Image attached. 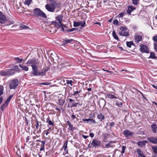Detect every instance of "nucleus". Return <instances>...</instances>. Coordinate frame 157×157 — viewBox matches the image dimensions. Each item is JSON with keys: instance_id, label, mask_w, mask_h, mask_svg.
<instances>
[{"instance_id": "obj_40", "label": "nucleus", "mask_w": 157, "mask_h": 157, "mask_svg": "<svg viewBox=\"0 0 157 157\" xmlns=\"http://www.w3.org/2000/svg\"><path fill=\"white\" fill-rule=\"evenodd\" d=\"M69 128H70V129L72 131H73L74 129H75V128L73 127V125L72 124H71L69 126Z\"/></svg>"}, {"instance_id": "obj_53", "label": "nucleus", "mask_w": 157, "mask_h": 157, "mask_svg": "<svg viewBox=\"0 0 157 157\" xmlns=\"http://www.w3.org/2000/svg\"><path fill=\"white\" fill-rule=\"evenodd\" d=\"M115 124L114 122H112L110 123V126L111 127L113 126Z\"/></svg>"}, {"instance_id": "obj_26", "label": "nucleus", "mask_w": 157, "mask_h": 157, "mask_svg": "<svg viewBox=\"0 0 157 157\" xmlns=\"http://www.w3.org/2000/svg\"><path fill=\"white\" fill-rule=\"evenodd\" d=\"M32 1V0H26L25 1L24 4L25 5L29 6L31 4Z\"/></svg>"}, {"instance_id": "obj_57", "label": "nucleus", "mask_w": 157, "mask_h": 157, "mask_svg": "<svg viewBox=\"0 0 157 157\" xmlns=\"http://www.w3.org/2000/svg\"><path fill=\"white\" fill-rule=\"evenodd\" d=\"M39 125V124L38 123V122L37 121H36V129L37 130L38 129Z\"/></svg>"}, {"instance_id": "obj_12", "label": "nucleus", "mask_w": 157, "mask_h": 157, "mask_svg": "<svg viewBox=\"0 0 157 157\" xmlns=\"http://www.w3.org/2000/svg\"><path fill=\"white\" fill-rule=\"evenodd\" d=\"M101 142L96 140H93L91 145L93 147H96L100 146L101 144Z\"/></svg>"}, {"instance_id": "obj_19", "label": "nucleus", "mask_w": 157, "mask_h": 157, "mask_svg": "<svg viewBox=\"0 0 157 157\" xmlns=\"http://www.w3.org/2000/svg\"><path fill=\"white\" fill-rule=\"evenodd\" d=\"M147 142V141H145V140H142L141 141H139L137 143V144L141 147H143L145 145L146 143Z\"/></svg>"}, {"instance_id": "obj_2", "label": "nucleus", "mask_w": 157, "mask_h": 157, "mask_svg": "<svg viewBox=\"0 0 157 157\" xmlns=\"http://www.w3.org/2000/svg\"><path fill=\"white\" fill-rule=\"evenodd\" d=\"M56 6V3L55 2H53L49 4H47L45 6V8L48 11L53 12L55 11Z\"/></svg>"}, {"instance_id": "obj_49", "label": "nucleus", "mask_w": 157, "mask_h": 157, "mask_svg": "<svg viewBox=\"0 0 157 157\" xmlns=\"http://www.w3.org/2000/svg\"><path fill=\"white\" fill-rule=\"evenodd\" d=\"M153 40L154 41L157 43V36H155L153 37Z\"/></svg>"}, {"instance_id": "obj_30", "label": "nucleus", "mask_w": 157, "mask_h": 157, "mask_svg": "<svg viewBox=\"0 0 157 157\" xmlns=\"http://www.w3.org/2000/svg\"><path fill=\"white\" fill-rule=\"evenodd\" d=\"M137 152L138 153V156H141L142 155H144L143 152L139 149H137Z\"/></svg>"}, {"instance_id": "obj_1", "label": "nucleus", "mask_w": 157, "mask_h": 157, "mask_svg": "<svg viewBox=\"0 0 157 157\" xmlns=\"http://www.w3.org/2000/svg\"><path fill=\"white\" fill-rule=\"evenodd\" d=\"M26 64L30 65L32 68V71L31 74L34 76H44L45 75L46 72L44 70H42L41 72H38V67L39 63L37 60L35 59H29L26 63Z\"/></svg>"}, {"instance_id": "obj_6", "label": "nucleus", "mask_w": 157, "mask_h": 157, "mask_svg": "<svg viewBox=\"0 0 157 157\" xmlns=\"http://www.w3.org/2000/svg\"><path fill=\"white\" fill-rule=\"evenodd\" d=\"M14 72L13 70H10L7 71H0V75L2 76L6 75H12L14 74Z\"/></svg>"}, {"instance_id": "obj_41", "label": "nucleus", "mask_w": 157, "mask_h": 157, "mask_svg": "<svg viewBox=\"0 0 157 157\" xmlns=\"http://www.w3.org/2000/svg\"><path fill=\"white\" fill-rule=\"evenodd\" d=\"M89 122L90 123V124L96 123L95 120L94 119H90Z\"/></svg>"}, {"instance_id": "obj_20", "label": "nucleus", "mask_w": 157, "mask_h": 157, "mask_svg": "<svg viewBox=\"0 0 157 157\" xmlns=\"http://www.w3.org/2000/svg\"><path fill=\"white\" fill-rule=\"evenodd\" d=\"M152 131L154 133H156L157 130V126L155 123H153L151 125Z\"/></svg>"}, {"instance_id": "obj_46", "label": "nucleus", "mask_w": 157, "mask_h": 157, "mask_svg": "<svg viewBox=\"0 0 157 157\" xmlns=\"http://www.w3.org/2000/svg\"><path fill=\"white\" fill-rule=\"evenodd\" d=\"M138 0H132V3L134 5H137L138 3Z\"/></svg>"}, {"instance_id": "obj_21", "label": "nucleus", "mask_w": 157, "mask_h": 157, "mask_svg": "<svg viewBox=\"0 0 157 157\" xmlns=\"http://www.w3.org/2000/svg\"><path fill=\"white\" fill-rule=\"evenodd\" d=\"M52 24L54 25L55 27L59 29L61 25H60V24H59L58 22L55 21H52Z\"/></svg>"}, {"instance_id": "obj_18", "label": "nucleus", "mask_w": 157, "mask_h": 157, "mask_svg": "<svg viewBox=\"0 0 157 157\" xmlns=\"http://www.w3.org/2000/svg\"><path fill=\"white\" fill-rule=\"evenodd\" d=\"M133 133L130 132L128 130H124V134L126 136H128L132 135Z\"/></svg>"}, {"instance_id": "obj_9", "label": "nucleus", "mask_w": 157, "mask_h": 157, "mask_svg": "<svg viewBox=\"0 0 157 157\" xmlns=\"http://www.w3.org/2000/svg\"><path fill=\"white\" fill-rule=\"evenodd\" d=\"M142 36L138 34H136L134 36L135 42L136 44H138L142 40Z\"/></svg>"}, {"instance_id": "obj_22", "label": "nucleus", "mask_w": 157, "mask_h": 157, "mask_svg": "<svg viewBox=\"0 0 157 157\" xmlns=\"http://www.w3.org/2000/svg\"><path fill=\"white\" fill-rule=\"evenodd\" d=\"M19 66L23 70H24L25 71H27L29 70V69L28 67L25 65H22L20 64Z\"/></svg>"}, {"instance_id": "obj_36", "label": "nucleus", "mask_w": 157, "mask_h": 157, "mask_svg": "<svg viewBox=\"0 0 157 157\" xmlns=\"http://www.w3.org/2000/svg\"><path fill=\"white\" fill-rule=\"evenodd\" d=\"M116 105L119 107H121L122 106V103L121 102L117 101L116 102Z\"/></svg>"}, {"instance_id": "obj_28", "label": "nucleus", "mask_w": 157, "mask_h": 157, "mask_svg": "<svg viewBox=\"0 0 157 157\" xmlns=\"http://www.w3.org/2000/svg\"><path fill=\"white\" fill-rule=\"evenodd\" d=\"M67 141H65L62 147V148H63L64 149L65 151L66 149L67 148Z\"/></svg>"}, {"instance_id": "obj_27", "label": "nucleus", "mask_w": 157, "mask_h": 157, "mask_svg": "<svg viewBox=\"0 0 157 157\" xmlns=\"http://www.w3.org/2000/svg\"><path fill=\"white\" fill-rule=\"evenodd\" d=\"M73 40V39L64 40H63V42L64 44H66L68 43H70Z\"/></svg>"}, {"instance_id": "obj_48", "label": "nucleus", "mask_w": 157, "mask_h": 157, "mask_svg": "<svg viewBox=\"0 0 157 157\" xmlns=\"http://www.w3.org/2000/svg\"><path fill=\"white\" fill-rule=\"evenodd\" d=\"M154 46L155 51L157 52V44L156 43H155L154 44Z\"/></svg>"}, {"instance_id": "obj_34", "label": "nucleus", "mask_w": 157, "mask_h": 157, "mask_svg": "<svg viewBox=\"0 0 157 157\" xmlns=\"http://www.w3.org/2000/svg\"><path fill=\"white\" fill-rule=\"evenodd\" d=\"M150 57L152 59H155L156 58L155 53L153 52H151Z\"/></svg>"}, {"instance_id": "obj_60", "label": "nucleus", "mask_w": 157, "mask_h": 157, "mask_svg": "<svg viewBox=\"0 0 157 157\" xmlns=\"http://www.w3.org/2000/svg\"><path fill=\"white\" fill-rule=\"evenodd\" d=\"M30 138L29 136H28L26 138V142H27L29 141Z\"/></svg>"}, {"instance_id": "obj_24", "label": "nucleus", "mask_w": 157, "mask_h": 157, "mask_svg": "<svg viewBox=\"0 0 157 157\" xmlns=\"http://www.w3.org/2000/svg\"><path fill=\"white\" fill-rule=\"evenodd\" d=\"M97 118L101 121L104 119L105 117L102 115L101 113H100L98 115Z\"/></svg>"}, {"instance_id": "obj_51", "label": "nucleus", "mask_w": 157, "mask_h": 157, "mask_svg": "<svg viewBox=\"0 0 157 157\" xmlns=\"http://www.w3.org/2000/svg\"><path fill=\"white\" fill-rule=\"evenodd\" d=\"M76 29V28H73L70 29H67V30L68 32H72L75 31Z\"/></svg>"}, {"instance_id": "obj_4", "label": "nucleus", "mask_w": 157, "mask_h": 157, "mask_svg": "<svg viewBox=\"0 0 157 157\" xmlns=\"http://www.w3.org/2000/svg\"><path fill=\"white\" fill-rule=\"evenodd\" d=\"M119 33L121 36H127L129 35L128 30L125 26H121Z\"/></svg>"}, {"instance_id": "obj_31", "label": "nucleus", "mask_w": 157, "mask_h": 157, "mask_svg": "<svg viewBox=\"0 0 157 157\" xmlns=\"http://www.w3.org/2000/svg\"><path fill=\"white\" fill-rule=\"evenodd\" d=\"M126 44L128 47L131 48V46L133 45V41L127 42Z\"/></svg>"}, {"instance_id": "obj_50", "label": "nucleus", "mask_w": 157, "mask_h": 157, "mask_svg": "<svg viewBox=\"0 0 157 157\" xmlns=\"http://www.w3.org/2000/svg\"><path fill=\"white\" fill-rule=\"evenodd\" d=\"M69 102L71 103V104L72 103H76V102L74 101V100L71 98H70L69 99Z\"/></svg>"}, {"instance_id": "obj_8", "label": "nucleus", "mask_w": 157, "mask_h": 157, "mask_svg": "<svg viewBox=\"0 0 157 157\" xmlns=\"http://www.w3.org/2000/svg\"><path fill=\"white\" fill-rule=\"evenodd\" d=\"M13 95H11L9 97H8L6 100L5 101V103L3 105H2V107H1V109L2 110H3L4 108H6L10 100L13 98Z\"/></svg>"}, {"instance_id": "obj_56", "label": "nucleus", "mask_w": 157, "mask_h": 157, "mask_svg": "<svg viewBox=\"0 0 157 157\" xmlns=\"http://www.w3.org/2000/svg\"><path fill=\"white\" fill-rule=\"evenodd\" d=\"M49 67H47L44 68V70L45 72L47 71L48 69H49Z\"/></svg>"}, {"instance_id": "obj_39", "label": "nucleus", "mask_w": 157, "mask_h": 157, "mask_svg": "<svg viewBox=\"0 0 157 157\" xmlns=\"http://www.w3.org/2000/svg\"><path fill=\"white\" fill-rule=\"evenodd\" d=\"M12 70H13H13H14L16 71H19V69L18 67V66H16L13 67V68Z\"/></svg>"}, {"instance_id": "obj_25", "label": "nucleus", "mask_w": 157, "mask_h": 157, "mask_svg": "<svg viewBox=\"0 0 157 157\" xmlns=\"http://www.w3.org/2000/svg\"><path fill=\"white\" fill-rule=\"evenodd\" d=\"M107 95L108 97L110 99H116L117 98V97L115 96L113 94H107Z\"/></svg>"}, {"instance_id": "obj_44", "label": "nucleus", "mask_w": 157, "mask_h": 157, "mask_svg": "<svg viewBox=\"0 0 157 157\" xmlns=\"http://www.w3.org/2000/svg\"><path fill=\"white\" fill-rule=\"evenodd\" d=\"M152 149L153 150L154 152L155 153L157 154V147H152Z\"/></svg>"}, {"instance_id": "obj_23", "label": "nucleus", "mask_w": 157, "mask_h": 157, "mask_svg": "<svg viewBox=\"0 0 157 157\" xmlns=\"http://www.w3.org/2000/svg\"><path fill=\"white\" fill-rule=\"evenodd\" d=\"M46 122L48 123V126L49 125H52L54 126L53 123L50 120L49 117H48L46 119Z\"/></svg>"}, {"instance_id": "obj_42", "label": "nucleus", "mask_w": 157, "mask_h": 157, "mask_svg": "<svg viewBox=\"0 0 157 157\" xmlns=\"http://www.w3.org/2000/svg\"><path fill=\"white\" fill-rule=\"evenodd\" d=\"M40 84L42 85H48L51 84V82H42L40 83Z\"/></svg>"}, {"instance_id": "obj_47", "label": "nucleus", "mask_w": 157, "mask_h": 157, "mask_svg": "<svg viewBox=\"0 0 157 157\" xmlns=\"http://www.w3.org/2000/svg\"><path fill=\"white\" fill-rule=\"evenodd\" d=\"M126 149V147L125 146H123L122 148L121 153H124V152L125 150Z\"/></svg>"}, {"instance_id": "obj_54", "label": "nucleus", "mask_w": 157, "mask_h": 157, "mask_svg": "<svg viewBox=\"0 0 157 157\" xmlns=\"http://www.w3.org/2000/svg\"><path fill=\"white\" fill-rule=\"evenodd\" d=\"M51 129V128L50 127H49L48 129L47 130V132L46 133V135H48L49 133V131Z\"/></svg>"}, {"instance_id": "obj_3", "label": "nucleus", "mask_w": 157, "mask_h": 157, "mask_svg": "<svg viewBox=\"0 0 157 157\" xmlns=\"http://www.w3.org/2000/svg\"><path fill=\"white\" fill-rule=\"evenodd\" d=\"M33 12L35 16L36 17L40 16L44 18L47 17V16L39 8H36L34 9L33 10Z\"/></svg>"}, {"instance_id": "obj_7", "label": "nucleus", "mask_w": 157, "mask_h": 157, "mask_svg": "<svg viewBox=\"0 0 157 157\" xmlns=\"http://www.w3.org/2000/svg\"><path fill=\"white\" fill-rule=\"evenodd\" d=\"M140 50L141 52L148 53L149 52V50L147 47L145 45L142 44L140 45Z\"/></svg>"}, {"instance_id": "obj_52", "label": "nucleus", "mask_w": 157, "mask_h": 157, "mask_svg": "<svg viewBox=\"0 0 157 157\" xmlns=\"http://www.w3.org/2000/svg\"><path fill=\"white\" fill-rule=\"evenodd\" d=\"M80 91H77L74 92V94H72L73 95H75L76 94H78L80 93Z\"/></svg>"}, {"instance_id": "obj_15", "label": "nucleus", "mask_w": 157, "mask_h": 157, "mask_svg": "<svg viewBox=\"0 0 157 157\" xmlns=\"http://www.w3.org/2000/svg\"><path fill=\"white\" fill-rule=\"evenodd\" d=\"M65 102L64 98H59L58 99L57 103L61 106H63Z\"/></svg>"}, {"instance_id": "obj_5", "label": "nucleus", "mask_w": 157, "mask_h": 157, "mask_svg": "<svg viewBox=\"0 0 157 157\" xmlns=\"http://www.w3.org/2000/svg\"><path fill=\"white\" fill-rule=\"evenodd\" d=\"M18 81L17 79L11 80L10 83L9 87L11 89H15L18 85Z\"/></svg>"}, {"instance_id": "obj_11", "label": "nucleus", "mask_w": 157, "mask_h": 157, "mask_svg": "<svg viewBox=\"0 0 157 157\" xmlns=\"http://www.w3.org/2000/svg\"><path fill=\"white\" fill-rule=\"evenodd\" d=\"M85 22L84 21L82 22V21L79 22L74 21V26L75 27H78L79 26L81 25L82 27H83L85 26Z\"/></svg>"}, {"instance_id": "obj_32", "label": "nucleus", "mask_w": 157, "mask_h": 157, "mask_svg": "<svg viewBox=\"0 0 157 157\" xmlns=\"http://www.w3.org/2000/svg\"><path fill=\"white\" fill-rule=\"evenodd\" d=\"M112 35L113 37L115 39L118 40V37L117 36V35L116 34L115 32L114 31H113L112 33Z\"/></svg>"}, {"instance_id": "obj_33", "label": "nucleus", "mask_w": 157, "mask_h": 157, "mask_svg": "<svg viewBox=\"0 0 157 157\" xmlns=\"http://www.w3.org/2000/svg\"><path fill=\"white\" fill-rule=\"evenodd\" d=\"M3 86L2 85H0V96L3 94Z\"/></svg>"}, {"instance_id": "obj_59", "label": "nucleus", "mask_w": 157, "mask_h": 157, "mask_svg": "<svg viewBox=\"0 0 157 157\" xmlns=\"http://www.w3.org/2000/svg\"><path fill=\"white\" fill-rule=\"evenodd\" d=\"M44 146H43V147H41L40 149V151L44 150Z\"/></svg>"}, {"instance_id": "obj_17", "label": "nucleus", "mask_w": 157, "mask_h": 157, "mask_svg": "<svg viewBox=\"0 0 157 157\" xmlns=\"http://www.w3.org/2000/svg\"><path fill=\"white\" fill-rule=\"evenodd\" d=\"M136 8L132 6H129L128 7L127 12L128 14H130L131 12L135 10Z\"/></svg>"}, {"instance_id": "obj_62", "label": "nucleus", "mask_w": 157, "mask_h": 157, "mask_svg": "<svg viewBox=\"0 0 157 157\" xmlns=\"http://www.w3.org/2000/svg\"><path fill=\"white\" fill-rule=\"evenodd\" d=\"M29 144L30 145V146H32L33 145V142L32 141H30L29 143Z\"/></svg>"}, {"instance_id": "obj_38", "label": "nucleus", "mask_w": 157, "mask_h": 157, "mask_svg": "<svg viewBox=\"0 0 157 157\" xmlns=\"http://www.w3.org/2000/svg\"><path fill=\"white\" fill-rule=\"evenodd\" d=\"M113 23L114 25H119V22L117 20V19H115L113 20Z\"/></svg>"}, {"instance_id": "obj_29", "label": "nucleus", "mask_w": 157, "mask_h": 157, "mask_svg": "<svg viewBox=\"0 0 157 157\" xmlns=\"http://www.w3.org/2000/svg\"><path fill=\"white\" fill-rule=\"evenodd\" d=\"M20 29H29V28L28 27L25 26L23 25H21L20 26Z\"/></svg>"}, {"instance_id": "obj_45", "label": "nucleus", "mask_w": 157, "mask_h": 157, "mask_svg": "<svg viewBox=\"0 0 157 157\" xmlns=\"http://www.w3.org/2000/svg\"><path fill=\"white\" fill-rule=\"evenodd\" d=\"M124 13H121L118 14V17H122L124 16Z\"/></svg>"}, {"instance_id": "obj_13", "label": "nucleus", "mask_w": 157, "mask_h": 157, "mask_svg": "<svg viewBox=\"0 0 157 157\" xmlns=\"http://www.w3.org/2000/svg\"><path fill=\"white\" fill-rule=\"evenodd\" d=\"M56 19L59 22V23L62 26H64V25H63L61 23V22L63 20V16L62 15H58L57 17H56Z\"/></svg>"}, {"instance_id": "obj_35", "label": "nucleus", "mask_w": 157, "mask_h": 157, "mask_svg": "<svg viewBox=\"0 0 157 157\" xmlns=\"http://www.w3.org/2000/svg\"><path fill=\"white\" fill-rule=\"evenodd\" d=\"M14 59L17 61V63H21L22 59L19 58L18 57H16L14 58Z\"/></svg>"}, {"instance_id": "obj_14", "label": "nucleus", "mask_w": 157, "mask_h": 157, "mask_svg": "<svg viewBox=\"0 0 157 157\" xmlns=\"http://www.w3.org/2000/svg\"><path fill=\"white\" fill-rule=\"evenodd\" d=\"M148 140L150 142L154 144L157 143V138L154 137H151L148 138Z\"/></svg>"}, {"instance_id": "obj_10", "label": "nucleus", "mask_w": 157, "mask_h": 157, "mask_svg": "<svg viewBox=\"0 0 157 157\" xmlns=\"http://www.w3.org/2000/svg\"><path fill=\"white\" fill-rule=\"evenodd\" d=\"M6 21V17L2 12L0 11V23L4 24Z\"/></svg>"}, {"instance_id": "obj_16", "label": "nucleus", "mask_w": 157, "mask_h": 157, "mask_svg": "<svg viewBox=\"0 0 157 157\" xmlns=\"http://www.w3.org/2000/svg\"><path fill=\"white\" fill-rule=\"evenodd\" d=\"M66 82V84L68 85V86L70 87V86H72V83L74 82L71 80H66L64 79H63L61 81V82Z\"/></svg>"}, {"instance_id": "obj_37", "label": "nucleus", "mask_w": 157, "mask_h": 157, "mask_svg": "<svg viewBox=\"0 0 157 157\" xmlns=\"http://www.w3.org/2000/svg\"><path fill=\"white\" fill-rule=\"evenodd\" d=\"M112 142H109L107 144L105 145V147L107 148H108L112 146Z\"/></svg>"}, {"instance_id": "obj_61", "label": "nucleus", "mask_w": 157, "mask_h": 157, "mask_svg": "<svg viewBox=\"0 0 157 157\" xmlns=\"http://www.w3.org/2000/svg\"><path fill=\"white\" fill-rule=\"evenodd\" d=\"M71 117L73 119H75L76 118L75 115L74 114L71 115Z\"/></svg>"}, {"instance_id": "obj_64", "label": "nucleus", "mask_w": 157, "mask_h": 157, "mask_svg": "<svg viewBox=\"0 0 157 157\" xmlns=\"http://www.w3.org/2000/svg\"><path fill=\"white\" fill-rule=\"evenodd\" d=\"M61 27H62V30L63 31H64V28H63V27H67L66 26H65L64 25V26H62V25H61Z\"/></svg>"}, {"instance_id": "obj_58", "label": "nucleus", "mask_w": 157, "mask_h": 157, "mask_svg": "<svg viewBox=\"0 0 157 157\" xmlns=\"http://www.w3.org/2000/svg\"><path fill=\"white\" fill-rule=\"evenodd\" d=\"M90 119H83L82 120L83 121H86L87 122H89V121H90Z\"/></svg>"}, {"instance_id": "obj_55", "label": "nucleus", "mask_w": 157, "mask_h": 157, "mask_svg": "<svg viewBox=\"0 0 157 157\" xmlns=\"http://www.w3.org/2000/svg\"><path fill=\"white\" fill-rule=\"evenodd\" d=\"M41 147H43V146H44L45 142L44 141H41Z\"/></svg>"}, {"instance_id": "obj_43", "label": "nucleus", "mask_w": 157, "mask_h": 157, "mask_svg": "<svg viewBox=\"0 0 157 157\" xmlns=\"http://www.w3.org/2000/svg\"><path fill=\"white\" fill-rule=\"evenodd\" d=\"M79 103H78L76 102V103H72L71 106V107H76L79 105Z\"/></svg>"}, {"instance_id": "obj_63", "label": "nucleus", "mask_w": 157, "mask_h": 157, "mask_svg": "<svg viewBox=\"0 0 157 157\" xmlns=\"http://www.w3.org/2000/svg\"><path fill=\"white\" fill-rule=\"evenodd\" d=\"M94 136V134L93 133H90V136L91 137H93Z\"/></svg>"}]
</instances>
